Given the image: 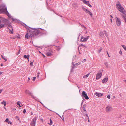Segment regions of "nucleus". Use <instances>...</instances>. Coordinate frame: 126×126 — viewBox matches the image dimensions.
<instances>
[{"instance_id":"obj_49","label":"nucleus","mask_w":126,"mask_h":126,"mask_svg":"<svg viewBox=\"0 0 126 126\" xmlns=\"http://www.w3.org/2000/svg\"><path fill=\"white\" fill-rule=\"evenodd\" d=\"M2 89H1L0 90V93L2 92Z\"/></svg>"},{"instance_id":"obj_5","label":"nucleus","mask_w":126,"mask_h":126,"mask_svg":"<svg viewBox=\"0 0 126 126\" xmlns=\"http://www.w3.org/2000/svg\"><path fill=\"white\" fill-rule=\"evenodd\" d=\"M102 70H99L98 71L96 76V79H99L102 76Z\"/></svg>"},{"instance_id":"obj_26","label":"nucleus","mask_w":126,"mask_h":126,"mask_svg":"<svg viewBox=\"0 0 126 126\" xmlns=\"http://www.w3.org/2000/svg\"><path fill=\"white\" fill-rule=\"evenodd\" d=\"M123 47V48L126 51V46L124 45H122Z\"/></svg>"},{"instance_id":"obj_6","label":"nucleus","mask_w":126,"mask_h":126,"mask_svg":"<svg viewBox=\"0 0 126 126\" xmlns=\"http://www.w3.org/2000/svg\"><path fill=\"white\" fill-rule=\"evenodd\" d=\"M25 92L26 94H28V95H30L33 98L35 99V98H36V97L34 96L33 94L31 92H30L29 90H26L25 91Z\"/></svg>"},{"instance_id":"obj_33","label":"nucleus","mask_w":126,"mask_h":126,"mask_svg":"<svg viewBox=\"0 0 126 126\" xmlns=\"http://www.w3.org/2000/svg\"><path fill=\"white\" fill-rule=\"evenodd\" d=\"M40 74V73L38 72V74H37V75L36 77H37V78H39V76Z\"/></svg>"},{"instance_id":"obj_53","label":"nucleus","mask_w":126,"mask_h":126,"mask_svg":"<svg viewBox=\"0 0 126 126\" xmlns=\"http://www.w3.org/2000/svg\"><path fill=\"white\" fill-rule=\"evenodd\" d=\"M46 2L47 4V0H46Z\"/></svg>"},{"instance_id":"obj_24","label":"nucleus","mask_w":126,"mask_h":126,"mask_svg":"<svg viewBox=\"0 0 126 126\" xmlns=\"http://www.w3.org/2000/svg\"><path fill=\"white\" fill-rule=\"evenodd\" d=\"M108 63L107 62H105L104 63V64L106 66V67L107 68H108Z\"/></svg>"},{"instance_id":"obj_12","label":"nucleus","mask_w":126,"mask_h":126,"mask_svg":"<svg viewBox=\"0 0 126 126\" xmlns=\"http://www.w3.org/2000/svg\"><path fill=\"white\" fill-rule=\"evenodd\" d=\"M51 49H50L49 51L47 52L46 53V54L47 56H49L52 55V54L51 53Z\"/></svg>"},{"instance_id":"obj_27","label":"nucleus","mask_w":126,"mask_h":126,"mask_svg":"<svg viewBox=\"0 0 126 126\" xmlns=\"http://www.w3.org/2000/svg\"><path fill=\"white\" fill-rule=\"evenodd\" d=\"M1 104H3L4 106H5L6 104V102L3 101L2 102H1Z\"/></svg>"},{"instance_id":"obj_61","label":"nucleus","mask_w":126,"mask_h":126,"mask_svg":"<svg viewBox=\"0 0 126 126\" xmlns=\"http://www.w3.org/2000/svg\"><path fill=\"white\" fill-rule=\"evenodd\" d=\"M88 121L89 122H90V121H89V119H88Z\"/></svg>"},{"instance_id":"obj_9","label":"nucleus","mask_w":126,"mask_h":126,"mask_svg":"<svg viewBox=\"0 0 126 126\" xmlns=\"http://www.w3.org/2000/svg\"><path fill=\"white\" fill-rule=\"evenodd\" d=\"M89 36H87V37H84L82 36L81 37V41L84 42L86 41L89 38Z\"/></svg>"},{"instance_id":"obj_63","label":"nucleus","mask_w":126,"mask_h":126,"mask_svg":"<svg viewBox=\"0 0 126 126\" xmlns=\"http://www.w3.org/2000/svg\"><path fill=\"white\" fill-rule=\"evenodd\" d=\"M56 114H57V115H59V114H57V113H56Z\"/></svg>"},{"instance_id":"obj_17","label":"nucleus","mask_w":126,"mask_h":126,"mask_svg":"<svg viewBox=\"0 0 126 126\" xmlns=\"http://www.w3.org/2000/svg\"><path fill=\"white\" fill-rule=\"evenodd\" d=\"M12 21H14L15 22H16V23H18L19 21L17 19H16L13 18L12 17Z\"/></svg>"},{"instance_id":"obj_32","label":"nucleus","mask_w":126,"mask_h":126,"mask_svg":"<svg viewBox=\"0 0 126 126\" xmlns=\"http://www.w3.org/2000/svg\"><path fill=\"white\" fill-rule=\"evenodd\" d=\"M53 122L51 119H50V122L49 124L50 125H51L52 124Z\"/></svg>"},{"instance_id":"obj_1","label":"nucleus","mask_w":126,"mask_h":126,"mask_svg":"<svg viewBox=\"0 0 126 126\" xmlns=\"http://www.w3.org/2000/svg\"><path fill=\"white\" fill-rule=\"evenodd\" d=\"M23 25L28 30V32L25 36L26 38L29 39L33 37H37V36H41L43 34L44 30L41 28L36 29L30 27L24 23Z\"/></svg>"},{"instance_id":"obj_43","label":"nucleus","mask_w":126,"mask_h":126,"mask_svg":"<svg viewBox=\"0 0 126 126\" xmlns=\"http://www.w3.org/2000/svg\"><path fill=\"white\" fill-rule=\"evenodd\" d=\"M36 78V77H33V81H34L35 80V79Z\"/></svg>"},{"instance_id":"obj_56","label":"nucleus","mask_w":126,"mask_h":126,"mask_svg":"<svg viewBox=\"0 0 126 126\" xmlns=\"http://www.w3.org/2000/svg\"><path fill=\"white\" fill-rule=\"evenodd\" d=\"M3 66V64H1V66Z\"/></svg>"},{"instance_id":"obj_40","label":"nucleus","mask_w":126,"mask_h":126,"mask_svg":"<svg viewBox=\"0 0 126 126\" xmlns=\"http://www.w3.org/2000/svg\"><path fill=\"white\" fill-rule=\"evenodd\" d=\"M80 46H84V47H85V46L83 44H80L79 46V47H80Z\"/></svg>"},{"instance_id":"obj_39","label":"nucleus","mask_w":126,"mask_h":126,"mask_svg":"<svg viewBox=\"0 0 126 126\" xmlns=\"http://www.w3.org/2000/svg\"><path fill=\"white\" fill-rule=\"evenodd\" d=\"M76 55H75V56H73V58H72L73 61V60H74L75 59V57H76Z\"/></svg>"},{"instance_id":"obj_18","label":"nucleus","mask_w":126,"mask_h":126,"mask_svg":"<svg viewBox=\"0 0 126 126\" xmlns=\"http://www.w3.org/2000/svg\"><path fill=\"white\" fill-rule=\"evenodd\" d=\"M85 4L87 5L88 6H89V7H91L92 6V5H90L89 4V1H87Z\"/></svg>"},{"instance_id":"obj_16","label":"nucleus","mask_w":126,"mask_h":126,"mask_svg":"<svg viewBox=\"0 0 126 126\" xmlns=\"http://www.w3.org/2000/svg\"><path fill=\"white\" fill-rule=\"evenodd\" d=\"M72 64L73 65L72 66V68L71 69V71L72 72L73 71V69L74 68V67L76 66V64H74V63L72 62Z\"/></svg>"},{"instance_id":"obj_46","label":"nucleus","mask_w":126,"mask_h":126,"mask_svg":"<svg viewBox=\"0 0 126 126\" xmlns=\"http://www.w3.org/2000/svg\"><path fill=\"white\" fill-rule=\"evenodd\" d=\"M84 100H85L84 99V98H83V100H82V103H83L84 101Z\"/></svg>"},{"instance_id":"obj_62","label":"nucleus","mask_w":126,"mask_h":126,"mask_svg":"<svg viewBox=\"0 0 126 126\" xmlns=\"http://www.w3.org/2000/svg\"><path fill=\"white\" fill-rule=\"evenodd\" d=\"M16 110V109H14V110Z\"/></svg>"},{"instance_id":"obj_4","label":"nucleus","mask_w":126,"mask_h":126,"mask_svg":"<svg viewBox=\"0 0 126 126\" xmlns=\"http://www.w3.org/2000/svg\"><path fill=\"white\" fill-rule=\"evenodd\" d=\"M117 4L116 5V7L118 8V10L124 14H125V10L121 6L120 2L118 1L117 2Z\"/></svg>"},{"instance_id":"obj_29","label":"nucleus","mask_w":126,"mask_h":126,"mask_svg":"<svg viewBox=\"0 0 126 126\" xmlns=\"http://www.w3.org/2000/svg\"><path fill=\"white\" fill-rule=\"evenodd\" d=\"M1 57H2V58L4 60H5V61H7V59H6V58H4V57H3V55H1Z\"/></svg>"},{"instance_id":"obj_14","label":"nucleus","mask_w":126,"mask_h":126,"mask_svg":"<svg viewBox=\"0 0 126 126\" xmlns=\"http://www.w3.org/2000/svg\"><path fill=\"white\" fill-rule=\"evenodd\" d=\"M35 124H36V122L35 121L34 122L33 121V120H32V122L31 123H30V125H31L32 126H35Z\"/></svg>"},{"instance_id":"obj_25","label":"nucleus","mask_w":126,"mask_h":126,"mask_svg":"<svg viewBox=\"0 0 126 126\" xmlns=\"http://www.w3.org/2000/svg\"><path fill=\"white\" fill-rule=\"evenodd\" d=\"M122 18L125 22L126 23V18L124 16H122Z\"/></svg>"},{"instance_id":"obj_22","label":"nucleus","mask_w":126,"mask_h":126,"mask_svg":"<svg viewBox=\"0 0 126 126\" xmlns=\"http://www.w3.org/2000/svg\"><path fill=\"white\" fill-rule=\"evenodd\" d=\"M20 101H18L17 103V105H19V106L20 107H21L22 106V105L21 104V105L20 104Z\"/></svg>"},{"instance_id":"obj_10","label":"nucleus","mask_w":126,"mask_h":126,"mask_svg":"<svg viewBox=\"0 0 126 126\" xmlns=\"http://www.w3.org/2000/svg\"><path fill=\"white\" fill-rule=\"evenodd\" d=\"M83 9L84 11H85L86 13H88L90 16H92V13L89 10L87 9H86L84 8H83Z\"/></svg>"},{"instance_id":"obj_21","label":"nucleus","mask_w":126,"mask_h":126,"mask_svg":"<svg viewBox=\"0 0 126 126\" xmlns=\"http://www.w3.org/2000/svg\"><path fill=\"white\" fill-rule=\"evenodd\" d=\"M100 36L102 37H103L104 36L103 33L102 32H100L99 34Z\"/></svg>"},{"instance_id":"obj_45","label":"nucleus","mask_w":126,"mask_h":126,"mask_svg":"<svg viewBox=\"0 0 126 126\" xmlns=\"http://www.w3.org/2000/svg\"><path fill=\"white\" fill-rule=\"evenodd\" d=\"M119 53L120 54H122V52H121V51H119Z\"/></svg>"},{"instance_id":"obj_60","label":"nucleus","mask_w":126,"mask_h":126,"mask_svg":"<svg viewBox=\"0 0 126 126\" xmlns=\"http://www.w3.org/2000/svg\"><path fill=\"white\" fill-rule=\"evenodd\" d=\"M79 54H80V51H79Z\"/></svg>"},{"instance_id":"obj_50","label":"nucleus","mask_w":126,"mask_h":126,"mask_svg":"<svg viewBox=\"0 0 126 126\" xmlns=\"http://www.w3.org/2000/svg\"><path fill=\"white\" fill-rule=\"evenodd\" d=\"M110 20L111 21V22H112V19H110Z\"/></svg>"},{"instance_id":"obj_52","label":"nucleus","mask_w":126,"mask_h":126,"mask_svg":"<svg viewBox=\"0 0 126 126\" xmlns=\"http://www.w3.org/2000/svg\"><path fill=\"white\" fill-rule=\"evenodd\" d=\"M2 72H0V75L2 73Z\"/></svg>"},{"instance_id":"obj_37","label":"nucleus","mask_w":126,"mask_h":126,"mask_svg":"<svg viewBox=\"0 0 126 126\" xmlns=\"http://www.w3.org/2000/svg\"><path fill=\"white\" fill-rule=\"evenodd\" d=\"M107 98L109 99H110V95H108L107 96Z\"/></svg>"},{"instance_id":"obj_15","label":"nucleus","mask_w":126,"mask_h":126,"mask_svg":"<svg viewBox=\"0 0 126 126\" xmlns=\"http://www.w3.org/2000/svg\"><path fill=\"white\" fill-rule=\"evenodd\" d=\"M108 80V78H105L102 80V82L103 83H104L106 82Z\"/></svg>"},{"instance_id":"obj_30","label":"nucleus","mask_w":126,"mask_h":126,"mask_svg":"<svg viewBox=\"0 0 126 126\" xmlns=\"http://www.w3.org/2000/svg\"><path fill=\"white\" fill-rule=\"evenodd\" d=\"M104 34L107 37V32L105 31H104Z\"/></svg>"},{"instance_id":"obj_3","label":"nucleus","mask_w":126,"mask_h":126,"mask_svg":"<svg viewBox=\"0 0 126 126\" xmlns=\"http://www.w3.org/2000/svg\"><path fill=\"white\" fill-rule=\"evenodd\" d=\"M9 23V21L7 19L2 17H0V29L5 27V25Z\"/></svg>"},{"instance_id":"obj_28","label":"nucleus","mask_w":126,"mask_h":126,"mask_svg":"<svg viewBox=\"0 0 126 126\" xmlns=\"http://www.w3.org/2000/svg\"><path fill=\"white\" fill-rule=\"evenodd\" d=\"M38 119V117H35L32 120H33V121L36 122V120H37Z\"/></svg>"},{"instance_id":"obj_20","label":"nucleus","mask_w":126,"mask_h":126,"mask_svg":"<svg viewBox=\"0 0 126 126\" xmlns=\"http://www.w3.org/2000/svg\"><path fill=\"white\" fill-rule=\"evenodd\" d=\"M29 55H24L23 57L25 58H27L28 60L29 57Z\"/></svg>"},{"instance_id":"obj_23","label":"nucleus","mask_w":126,"mask_h":126,"mask_svg":"<svg viewBox=\"0 0 126 126\" xmlns=\"http://www.w3.org/2000/svg\"><path fill=\"white\" fill-rule=\"evenodd\" d=\"M89 75V73L88 74L86 75H85L83 76V78H85L88 77Z\"/></svg>"},{"instance_id":"obj_42","label":"nucleus","mask_w":126,"mask_h":126,"mask_svg":"<svg viewBox=\"0 0 126 126\" xmlns=\"http://www.w3.org/2000/svg\"><path fill=\"white\" fill-rule=\"evenodd\" d=\"M80 25L82 27L84 28L85 29H86V28L83 25H82L80 24Z\"/></svg>"},{"instance_id":"obj_36","label":"nucleus","mask_w":126,"mask_h":126,"mask_svg":"<svg viewBox=\"0 0 126 126\" xmlns=\"http://www.w3.org/2000/svg\"><path fill=\"white\" fill-rule=\"evenodd\" d=\"M33 62H31L30 63V65L31 66H32L33 65Z\"/></svg>"},{"instance_id":"obj_51","label":"nucleus","mask_w":126,"mask_h":126,"mask_svg":"<svg viewBox=\"0 0 126 126\" xmlns=\"http://www.w3.org/2000/svg\"><path fill=\"white\" fill-rule=\"evenodd\" d=\"M33 114V113L32 112H31V115H32Z\"/></svg>"},{"instance_id":"obj_44","label":"nucleus","mask_w":126,"mask_h":126,"mask_svg":"<svg viewBox=\"0 0 126 126\" xmlns=\"http://www.w3.org/2000/svg\"><path fill=\"white\" fill-rule=\"evenodd\" d=\"M8 124H12V122H11V121H10L9 122H8Z\"/></svg>"},{"instance_id":"obj_7","label":"nucleus","mask_w":126,"mask_h":126,"mask_svg":"<svg viewBox=\"0 0 126 126\" xmlns=\"http://www.w3.org/2000/svg\"><path fill=\"white\" fill-rule=\"evenodd\" d=\"M116 24L118 26H119L121 23V21L120 19L119 18H117V17H116Z\"/></svg>"},{"instance_id":"obj_35","label":"nucleus","mask_w":126,"mask_h":126,"mask_svg":"<svg viewBox=\"0 0 126 126\" xmlns=\"http://www.w3.org/2000/svg\"><path fill=\"white\" fill-rule=\"evenodd\" d=\"M82 1L84 4H85L86 2L87 1L85 0H81Z\"/></svg>"},{"instance_id":"obj_64","label":"nucleus","mask_w":126,"mask_h":126,"mask_svg":"<svg viewBox=\"0 0 126 126\" xmlns=\"http://www.w3.org/2000/svg\"><path fill=\"white\" fill-rule=\"evenodd\" d=\"M83 104V103H82H82H81V105H82Z\"/></svg>"},{"instance_id":"obj_54","label":"nucleus","mask_w":126,"mask_h":126,"mask_svg":"<svg viewBox=\"0 0 126 126\" xmlns=\"http://www.w3.org/2000/svg\"><path fill=\"white\" fill-rule=\"evenodd\" d=\"M110 17H111V18H113V17H112V16L111 15H110Z\"/></svg>"},{"instance_id":"obj_59","label":"nucleus","mask_w":126,"mask_h":126,"mask_svg":"<svg viewBox=\"0 0 126 126\" xmlns=\"http://www.w3.org/2000/svg\"><path fill=\"white\" fill-rule=\"evenodd\" d=\"M28 80H30V78H29H29H28Z\"/></svg>"},{"instance_id":"obj_31","label":"nucleus","mask_w":126,"mask_h":126,"mask_svg":"<svg viewBox=\"0 0 126 126\" xmlns=\"http://www.w3.org/2000/svg\"><path fill=\"white\" fill-rule=\"evenodd\" d=\"M102 47H100V49H99L98 50V52H99V53L100 52H101V51L102 50Z\"/></svg>"},{"instance_id":"obj_55","label":"nucleus","mask_w":126,"mask_h":126,"mask_svg":"<svg viewBox=\"0 0 126 126\" xmlns=\"http://www.w3.org/2000/svg\"><path fill=\"white\" fill-rule=\"evenodd\" d=\"M79 64H80V63L79 64H78V63H76V64H75L76 65H79Z\"/></svg>"},{"instance_id":"obj_13","label":"nucleus","mask_w":126,"mask_h":126,"mask_svg":"<svg viewBox=\"0 0 126 126\" xmlns=\"http://www.w3.org/2000/svg\"><path fill=\"white\" fill-rule=\"evenodd\" d=\"M95 94L96 96L98 97L102 96L103 95V94L98 92L96 93Z\"/></svg>"},{"instance_id":"obj_2","label":"nucleus","mask_w":126,"mask_h":126,"mask_svg":"<svg viewBox=\"0 0 126 126\" xmlns=\"http://www.w3.org/2000/svg\"><path fill=\"white\" fill-rule=\"evenodd\" d=\"M4 13L6 14L9 18L11 17V16L9 14L7 10L6 5L4 4H1L0 6V13Z\"/></svg>"},{"instance_id":"obj_11","label":"nucleus","mask_w":126,"mask_h":126,"mask_svg":"<svg viewBox=\"0 0 126 126\" xmlns=\"http://www.w3.org/2000/svg\"><path fill=\"white\" fill-rule=\"evenodd\" d=\"M111 108L110 106H108L106 107V111L107 112H108L110 110H111Z\"/></svg>"},{"instance_id":"obj_41","label":"nucleus","mask_w":126,"mask_h":126,"mask_svg":"<svg viewBox=\"0 0 126 126\" xmlns=\"http://www.w3.org/2000/svg\"><path fill=\"white\" fill-rule=\"evenodd\" d=\"M26 110L25 109H24L23 111V113L24 114L25 113V112H26Z\"/></svg>"},{"instance_id":"obj_38","label":"nucleus","mask_w":126,"mask_h":126,"mask_svg":"<svg viewBox=\"0 0 126 126\" xmlns=\"http://www.w3.org/2000/svg\"><path fill=\"white\" fill-rule=\"evenodd\" d=\"M9 121V119L8 118H6L5 120V121L7 122H8Z\"/></svg>"},{"instance_id":"obj_8","label":"nucleus","mask_w":126,"mask_h":126,"mask_svg":"<svg viewBox=\"0 0 126 126\" xmlns=\"http://www.w3.org/2000/svg\"><path fill=\"white\" fill-rule=\"evenodd\" d=\"M82 96L84 97L85 99L86 100H88L89 98L88 96L87 95V94L84 91H83L82 92Z\"/></svg>"},{"instance_id":"obj_48","label":"nucleus","mask_w":126,"mask_h":126,"mask_svg":"<svg viewBox=\"0 0 126 126\" xmlns=\"http://www.w3.org/2000/svg\"><path fill=\"white\" fill-rule=\"evenodd\" d=\"M107 53L109 57H110V56H109V53L107 51Z\"/></svg>"},{"instance_id":"obj_19","label":"nucleus","mask_w":126,"mask_h":126,"mask_svg":"<svg viewBox=\"0 0 126 126\" xmlns=\"http://www.w3.org/2000/svg\"><path fill=\"white\" fill-rule=\"evenodd\" d=\"M86 105L85 104H84L83 105V107H82L83 110H84V111L85 112L86 111V109L85 108V107H86Z\"/></svg>"},{"instance_id":"obj_58","label":"nucleus","mask_w":126,"mask_h":126,"mask_svg":"<svg viewBox=\"0 0 126 126\" xmlns=\"http://www.w3.org/2000/svg\"><path fill=\"white\" fill-rule=\"evenodd\" d=\"M124 81L125 82H126V80H124Z\"/></svg>"},{"instance_id":"obj_47","label":"nucleus","mask_w":126,"mask_h":126,"mask_svg":"<svg viewBox=\"0 0 126 126\" xmlns=\"http://www.w3.org/2000/svg\"><path fill=\"white\" fill-rule=\"evenodd\" d=\"M16 119H17L18 120H19V118H18V117L17 116H16Z\"/></svg>"},{"instance_id":"obj_57","label":"nucleus","mask_w":126,"mask_h":126,"mask_svg":"<svg viewBox=\"0 0 126 126\" xmlns=\"http://www.w3.org/2000/svg\"><path fill=\"white\" fill-rule=\"evenodd\" d=\"M41 103V104L43 106H44V105H43V104L42 103Z\"/></svg>"},{"instance_id":"obj_34","label":"nucleus","mask_w":126,"mask_h":126,"mask_svg":"<svg viewBox=\"0 0 126 126\" xmlns=\"http://www.w3.org/2000/svg\"><path fill=\"white\" fill-rule=\"evenodd\" d=\"M84 116H87V119H89V116H88V115L87 114H84Z\"/></svg>"}]
</instances>
